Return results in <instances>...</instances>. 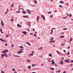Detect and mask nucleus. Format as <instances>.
Listing matches in <instances>:
<instances>
[{"label":"nucleus","instance_id":"nucleus-1","mask_svg":"<svg viewBox=\"0 0 73 73\" xmlns=\"http://www.w3.org/2000/svg\"><path fill=\"white\" fill-rule=\"evenodd\" d=\"M8 52V50H4L3 51V52H2V53H6L7 52Z\"/></svg>","mask_w":73,"mask_h":73},{"label":"nucleus","instance_id":"nucleus-2","mask_svg":"<svg viewBox=\"0 0 73 73\" xmlns=\"http://www.w3.org/2000/svg\"><path fill=\"white\" fill-rule=\"evenodd\" d=\"M52 65H54V64H55L54 62V60H53V59H52Z\"/></svg>","mask_w":73,"mask_h":73},{"label":"nucleus","instance_id":"nucleus-3","mask_svg":"<svg viewBox=\"0 0 73 73\" xmlns=\"http://www.w3.org/2000/svg\"><path fill=\"white\" fill-rule=\"evenodd\" d=\"M65 61V62H66L67 63H68V62H70V61L69 60V59H67V60H66Z\"/></svg>","mask_w":73,"mask_h":73},{"label":"nucleus","instance_id":"nucleus-4","mask_svg":"<svg viewBox=\"0 0 73 73\" xmlns=\"http://www.w3.org/2000/svg\"><path fill=\"white\" fill-rule=\"evenodd\" d=\"M0 40H1V41H3V42H6V40H4L1 38H0Z\"/></svg>","mask_w":73,"mask_h":73},{"label":"nucleus","instance_id":"nucleus-5","mask_svg":"<svg viewBox=\"0 0 73 73\" xmlns=\"http://www.w3.org/2000/svg\"><path fill=\"white\" fill-rule=\"evenodd\" d=\"M27 13L28 14H31V12H29V11H30L28 9L27 10Z\"/></svg>","mask_w":73,"mask_h":73},{"label":"nucleus","instance_id":"nucleus-6","mask_svg":"<svg viewBox=\"0 0 73 73\" xmlns=\"http://www.w3.org/2000/svg\"><path fill=\"white\" fill-rule=\"evenodd\" d=\"M41 16L44 20H45V17H44L43 15H41Z\"/></svg>","mask_w":73,"mask_h":73},{"label":"nucleus","instance_id":"nucleus-7","mask_svg":"<svg viewBox=\"0 0 73 73\" xmlns=\"http://www.w3.org/2000/svg\"><path fill=\"white\" fill-rule=\"evenodd\" d=\"M17 27H20V28L22 27L21 26V25H20L19 24H17Z\"/></svg>","mask_w":73,"mask_h":73},{"label":"nucleus","instance_id":"nucleus-8","mask_svg":"<svg viewBox=\"0 0 73 73\" xmlns=\"http://www.w3.org/2000/svg\"><path fill=\"white\" fill-rule=\"evenodd\" d=\"M35 65H37L32 64L31 65L32 67H34L35 66Z\"/></svg>","mask_w":73,"mask_h":73},{"label":"nucleus","instance_id":"nucleus-9","mask_svg":"<svg viewBox=\"0 0 73 73\" xmlns=\"http://www.w3.org/2000/svg\"><path fill=\"white\" fill-rule=\"evenodd\" d=\"M23 17H26V18H28V17L27 16H23Z\"/></svg>","mask_w":73,"mask_h":73},{"label":"nucleus","instance_id":"nucleus-10","mask_svg":"<svg viewBox=\"0 0 73 73\" xmlns=\"http://www.w3.org/2000/svg\"><path fill=\"white\" fill-rule=\"evenodd\" d=\"M60 3L61 4H64V2H63L62 1H60Z\"/></svg>","mask_w":73,"mask_h":73},{"label":"nucleus","instance_id":"nucleus-11","mask_svg":"<svg viewBox=\"0 0 73 73\" xmlns=\"http://www.w3.org/2000/svg\"><path fill=\"white\" fill-rule=\"evenodd\" d=\"M55 41L54 40H52L50 42V43L51 42H54Z\"/></svg>","mask_w":73,"mask_h":73},{"label":"nucleus","instance_id":"nucleus-12","mask_svg":"<svg viewBox=\"0 0 73 73\" xmlns=\"http://www.w3.org/2000/svg\"><path fill=\"white\" fill-rule=\"evenodd\" d=\"M23 49H20V52H21V53H22V52H23Z\"/></svg>","mask_w":73,"mask_h":73},{"label":"nucleus","instance_id":"nucleus-13","mask_svg":"<svg viewBox=\"0 0 73 73\" xmlns=\"http://www.w3.org/2000/svg\"><path fill=\"white\" fill-rule=\"evenodd\" d=\"M14 6V4L13 3L11 5V7H13V6Z\"/></svg>","mask_w":73,"mask_h":73},{"label":"nucleus","instance_id":"nucleus-14","mask_svg":"<svg viewBox=\"0 0 73 73\" xmlns=\"http://www.w3.org/2000/svg\"><path fill=\"white\" fill-rule=\"evenodd\" d=\"M23 33H24V35H26V34H26V33H27V32L25 31H23Z\"/></svg>","mask_w":73,"mask_h":73},{"label":"nucleus","instance_id":"nucleus-15","mask_svg":"<svg viewBox=\"0 0 73 73\" xmlns=\"http://www.w3.org/2000/svg\"><path fill=\"white\" fill-rule=\"evenodd\" d=\"M0 31L2 33H3V31H3V30H2V29H1Z\"/></svg>","mask_w":73,"mask_h":73},{"label":"nucleus","instance_id":"nucleus-16","mask_svg":"<svg viewBox=\"0 0 73 73\" xmlns=\"http://www.w3.org/2000/svg\"><path fill=\"white\" fill-rule=\"evenodd\" d=\"M48 55L50 56V57H52V55L50 54H48Z\"/></svg>","mask_w":73,"mask_h":73},{"label":"nucleus","instance_id":"nucleus-17","mask_svg":"<svg viewBox=\"0 0 73 73\" xmlns=\"http://www.w3.org/2000/svg\"><path fill=\"white\" fill-rule=\"evenodd\" d=\"M73 39L72 38H71L70 40V41H72V40Z\"/></svg>","mask_w":73,"mask_h":73},{"label":"nucleus","instance_id":"nucleus-18","mask_svg":"<svg viewBox=\"0 0 73 73\" xmlns=\"http://www.w3.org/2000/svg\"><path fill=\"white\" fill-rule=\"evenodd\" d=\"M5 56L6 58V57H7L8 56H7V54H6L5 53Z\"/></svg>","mask_w":73,"mask_h":73},{"label":"nucleus","instance_id":"nucleus-19","mask_svg":"<svg viewBox=\"0 0 73 73\" xmlns=\"http://www.w3.org/2000/svg\"><path fill=\"white\" fill-rule=\"evenodd\" d=\"M27 43L28 45H30V46H31V44H30L29 43V42H27Z\"/></svg>","mask_w":73,"mask_h":73},{"label":"nucleus","instance_id":"nucleus-20","mask_svg":"<svg viewBox=\"0 0 73 73\" xmlns=\"http://www.w3.org/2000/svg\"><path fill=\"white\" fill-rule=\"evenodd\" d=\"M22 12L23 14H25L26 13L24 11H23Z\"/></svg>","mask_w":73,"mask_h":73},{"label":"nucleus","instance_id":"nucleus-21","mask_svg":"<svg viewBox=\"0 0 73 73\" xmlns=\"http://www.w3.org/2000/svg\"><path fill=\"white\" fill-rule=\"evenodd\" d=\"M34 2L35 4H37V1H36V0H35Z\"/></svg>","mask_w":73,"mask_h":73},{"label":"nucleus","instance_id":"nucleus-22","mask_svg":"<svg viewBox=\"0 0 73 73\" xmlns=\"http://www.w3.org/2000/svg\"><path fill=\"white\" fill-rule=\"evenodd\" d=\"M33 56V54H30L29 56Z\"/></svg>","mask_w":73,"mask_h":73},{"label":"nucleus","instance_id":"nucleus-23","mask_svg":"<svg viewBox=\"0 0 73 73\" xmlns=\"http://www.w3.org/2000/svg\"><path fill=\"white\" fill-rule=\"evenodd\" d=\"M1 57L2 58H4V56L2 55V54L1 55Z\"/></svg>","mask_w":73,"mask_h":73},{"label":"nucleus","instance_id":"nucleus-24","mask_svg":"<svg viewBox=\"0 0 73 73\" xmlns=\"http://www.w3.org/2000/svg\"><path fill=\"white\" fill-rule=\"evenodd\" d=\"M27 62H30V60H29V59H27Z\"/></svg>","mask_w":73,"mask_h":73},{"label":"nucleus","instance_id":"nucleus-25","mask_svg":"<svg viewBox=\"0 0 73 73\" xmlns=\"http://www.w3.org/2000/svg\"><path fill=\"white\" fill-rule=\"evenodd\" d=\"M59 7H60L61 8H62V7H63L61 5H60L59 6Z\"/></svg>","mask_w":73,"mask_h":73},{"label":"nucleus","instance_id":"nucleus-26","mask_svg":"<svg viewBox=\"0 0 73 73\" xmlns=\"http://www.w3.org/2000/svg\"><path fill=\"white\" fill-rule=\"evenodd\" d=\"M52 13V12L51 11L50 12H48V14H50V13Z\"/></svg>","mask_w":73,"mask_h":73},{"label":"nucleus","instance_id":"nucleus-27","mask_svg":"<svg viewBox=\"0 0 73 73\" xmlns=\"http://www.w3.org/2000/svg\"><path fill=\"white\" fill-rule=\"evenodd\" d=\"M60 37H61V38H64V36H61Z\"/></svg>","mask_w":73,"mask_h":73},{"label":"nucleus","instance_id":"nucleus-28","mask_svg":"<svg viewBox=\"0 0 73 73\" xmlns=\"http://www.w3.org/2000/svg\"><path fill=\"white\" fill-rule=\"evenodd\" d=\"M6 37H9V35H7L6 36Z\"/></svg>","mask_w":73,"mask_h":73},{"label":"nucleus","instance_id":"nucleus-29","mask_svg":"<svg viewBox=\"0 0 73 73\" xmlns=\"http://www.w3.org/2000/svg\"><path fill=\"white\" fill-rule=\"evenodd\" d=\"M15 57H19V56L18 55H15Z\"/></svg>","mask_w":73,"mask_h":73},{"label":"nucleus","instance_id":"nucleus-30","mask_svg":"<svg viewBox=\"0 0 73 73\" xmlns=\"http://www.w3.org/2000/svg\"><path fill=\"white\" fill-rule=\"evenodd\" d=\"M1 25H2L4 26V23H3V22H2V23H1Z\"/></svg>","mask_w":73,"mask_h":73},{"label":"nucleus","instance_id":"nucleus-31","mask_svg":"<svg viewBox=\"0 0 73 73\" xmlns=\"http://www.w3.org/2000/svg\"><path fill=\"white\" fill-rule=\"evenodd\" d=\"M48 61L49 62H51V60H50V59H49L48 60Z\"/></svg>","mask_w":73,"mask_h":73},{"label":"nucleus","instance_id":"nucleus-32","mask_svg":"<svg viewBox=\"0 0 73 73\" xmlns=\"http://www.w3.org/2000/svg\"><path fill=\"white\" fill-rule=\"evenodd\" d=\"M20 48H24V47L23 46H20Z\"/></svg>","mask_w":73,"mask_h":73},{"label":"nucleus","instance_id":"nucleus-33","mask_svg":"<svg viewBox=\"0 0 73 73\" xmlns=\"http://www.w3.org/2000/svg\"><path fill=\"white\" fill-rule=\"evenodd\" d=\"M38 49H40V50H42V47H40V48H39Z\"/></svg>","mask_w":73,"mask_h":73},{"label":"nucleus","instance_id":"nucleus-34","mask_svg":"<svg viewBox=\"0 0 73 73\" xmlns=\"http://www.w3.org/2000/svg\"><path fill=\"white\" fill-rule=\"evenodd\" d=\"M18 54H20V53H21V51H18Z\"/></svg>","mask_w":73,"mask_h":73},{"label":"nucleus","instance_id":"nucleus-35","mask_svg":"<svg viewBox=\"0 0 73 73\" xmlns=\"http://www.w3.org/2000/svg\"><path fill=\"white\" fill-rule=\"evenodd\" d=\"M60 64H63V62H60Z\"/></svg>","mask_w":73,"mask_h":73},{"label":"nucleus","instance_id":"nucleus-36","mask_svg":"<svg viewBox=\"0 0 73 73\" xmlns=\"http://www.w3.org/2000/svg\"><path fill=\"white\" fill-rule=\"evenodd\" d=\"M40 19V17H39V16H38L37 17V19Z\"/></svg>","mask_w":73,"mask_h":73},{"label":"nucleus","instance_id":"nucleus-37","mask_svg":"<svg viewBox=\"0 0 73 73\" xmlns=\"http://www.w3.org/2000/svg\"><path fill=\"white\" fill-rule=\"evenodd\" d=\"M50 69H51V70H54V68H50Z\"/></svg>","mask_w":73,"mask_h":73},{"label":"nucleus","instance_id":"nucleus-38","mask_svg":"<svg viewBox=\"0 0 73 73\" xmlns=\"http://www.w3.org/2000/svg\"><path fill=\"white\" fill-rule=\"evenodd\" d=\"M34 36H35V37H37V35L36 34H34Z\"/></svg>","mask_w":73,"mask_h":73},{"label":"nucleus","instance_id":"nucleus-39","mask_svg":"<svg viewBox=\"0 0 73 73\" xmlns=\"http://www.w3.org/2000/svg\"><path fill=\"white\" fill-rule=\"evenodd\" d=\"M5 72L3 71H2L1 72V73H4Z\"/></svg>","mask_w":73,"mask_h":73},{"label":"nucleus","instance_id":"nucleus-40","mask_svg":"<svg viewBox=\"0 0 73 73\" xmlns=\"http://www.w3.org/2000/svg\"><path fill=\"white\" fill-rule=\"evenodd\" d=\"M61 71V70H58L57 71V72H60Z\"/></svg>","mask_w":73,"mask_h":73},{"label":"nucleus","instance_id":"nucleus-41","mask_svg":"<svg viewBox=\"0 0 73 73\" xmlns=\"http://www.w3.org/2000/svg\"><path fill=\"white\" fill-rule=\"evenodd\" d=\"M31 67V66H29V69H30Z\"/></svg>","mask_w":73,"mask_h":73},{"label":"nucleus","instance_id":"nucleus-42","mask_svg":"<svg viewBox=\"0 0 73 73\" xmlns=\"http://www.w3.org/2000/svg\"><path fill=\"white\" fill-rule=\"evenodd\" d=\"M5 46H7V45H8V44H7V43H6V44H5Z\"/></svg>","mask_w":73,"mask_h":73},{"label":"nucleus","instance_id":"nucleus-43","mask_svg":"<svg viewBox=\"0 0 73 73\" xmlns=\"http://www.w3.org/2000/svg\"><path fill=\"white\" fill-rule=\"evenodd\" d=\"M50 17H53V15H51L50 16Z\"/></svg>","mask_w":73,"mask_h":73},{"label":"nucleus","instance_id":"nucleus-44","mask_svg":"<svg viewBox=\"0 0 73 73\" xmlns=\"http://www.w3.org/2000/svg\"><path fill=\"white\" fill-rule=\"evenodd\" d=\"M66 29H67V28H65V29H63V30H66Z\"/></svg>","mask_w":73,"mask_h":73},{"label":"nucleus","instance_id":"nucleus-45","mask_svg":"<svg viewBox=\"0 0 73 73\" xmlns=\"http://www.w3.org/2000/svg\"><path fill=\"white\" fill-rule=\"evenodd\" d=\"M12 70H13V71H15V69L13 68L12 69Z\"/></svg>","mask_w":73,"mask_h":73},{"label":"nucleus","instance_id":"nucleus-46","mask_svg":"<svg viewBox=\"0 0 73 73\" xmlns=\"http://www.w3.org/2000/svg\"><path fill=\"white\" fill-rule=\"evenodd\" d=\"M53 32L51 31V33H50V35H52V33H53Z\"/></svg>","mask_w":73,"mask_h":73},{"label":"nucleus","instance_id":"nucleus-47","mask_svg":"<svg viewBox=\"0 0 73 73\" xmlns=\"http://www.w3.org/2000/svg\"><path fill=\"white\" fill-rule=\"evenodd\" d=\"M11 46H12V47H13V46H14V45H13V44H11Z\"/></svg>","mask_w":73,"mask_h":73},{"label":"nucleus","instance_id":"nucleus-48","mask_svg":"<svg viewBox=\"0 0 73 73\" xmlns=\"http://www.w3.org/2000/svg\"><path fill=\"white\" fill-rule=\"evenodd\" d=\"M69 15L70 17H72V14H70Z\"/></svg>","mask_w":73,"mask_h":73},{"label":"nucleus","instance_id":"nucleus-49","mask_svg":"<svg viewBox=\"0 0 73 73\" xmlns=\"http://www.w3.org/2000/svg\"><path fill=\"white\" fill-rule=\"evenodd\" d=\"M36 20H37V21H38H38H39V20H38V19H37Z\"/></svg>","mask_w":73,"mask_h":73},{"label":"nucleus","instance_id":"nucleus-50","mask_svg":"<svg viewBox=\"0 0 73 73\" xmlns=\"http://www.w3.org/2000/svg\"><path fill=\"white\" fill-rule=\"evenodd\" d=\"M53 38H51V40H53Z\"/></svg>","mask_w":73,"mask_h":73},{"label":"nucleus","instance_id":"nucleus-51","mask_svg":"<svg viewBox=\"0 0 73 73\" xmlns=\"http://www.w3.org/2000/svg\"><path fill=\"white\" fill-rule=\"evenodd\" d=\"M20 11H17V13H20Z\"/></svg>","mask_w":73,"mask_h":73},{"label":"nucleus","instance_id":"nucleus-52","mask_svg":"<svg viewBox=\"0 0 73 73\" xmlns=\"http://www.w3.org/2000/svg\"><path fill=\"white\" fill-rule=\"evenodd\" d=\"M41 65L42 66H44V64H41Z\"/></svg>","mask_w":73,"mask_h":73},{"label":"nucleus","instance_id":"nucleus-53","mask_svg":"<svg viewBox=\"0 0 73 73\" xmlns=\"http://www.w3.org/2000/svg\"><path fill=\"white\" fill-rule=\"evenodd\" d=\"M72 65H73V64H71L70 65V66H72Z\"/></svg>","mask_w":73,"mask_h":73},{"label":"nucleus","instance_id":"nucleus-54","mask_svg":"<svg viewBox=\"0 0 73 73\" xmlns=\"http://www.w3.org/2000/svg\"><path fill=\"white\" fill-rule=\"evenodd\" d=\"M1 22L2 23H3V20H1Z\"/></svg>","mask_w":73,"mask_h":73},{"label":"nucleus","instance_id":"nucleus-55","mask_svg":"<svg viewBox=\"0 0 73 73\" xmlns=\"http://www.w3.org/2000/svg\"><path fill=\"white\" fill-rule=\"evenodd\" d=\"M57 53H58V54H60L59 52H56Z\"/></svg>","mask_w":73,"mask_h":73},{"label":"nucleus","instance_id":"nucleus-56","mask_svg":"<svg viewBox=\"0 0 73 73\" xmlns=\"http://www.w3.org/2000/svg\"><path fill=\"white\" fill-rule=\"evenodd\" d=\"M8 11H9V10H8V9H7V12H8Z\"/></svg>","mask_w":73,"mask_h":73},{"label":"nucleus","instance_id":"nucleus-57","mask_svg":"<svg viewBox=\"0 0 73 73\" xmlns=\"http://www.w3.org/2000/svg\"><path fill=\"white\" fill-rule=\"evenodd\" d=\"M11 21H13V19H11Z\"/></svg>","mask_w":73,"mask_h":73},{"label":"nucleus","instance_id":"nucleus-58","mask_svg":"<svg viewBox=\"0 0 73 73\" xmlns=\"http://www.w3.org/2000/svg\"><path fill=\"white\" fill-rule=\"evenodd\" d=\"M10 56H11V55H10V54H9V57H10Z\"/></svg>","mask_w":73,"mask_h":73},{"label":"nucleus","instance_id":"nucleus-59","mask_svg":"<svg viewBox=\"0 0 73 73\" xmlns=\"http://www.w3.org/2000/svg\"><path fill=\"white\" fill-rule=\"evenodd\" d=\"M63 51L65 53H66V51H65V50H63Z\"/></svg>","mask_w":73,"mask_h":73},{"label":"nucleus","instance_id":"nucleus-60","mask_svg":"<svg viewBox=\"0 0 73 73\" xmlns=\"http://www.w3.org/2000/svg\"><path fill=\"white\" fill-rule=\"evenodd\" d=\"M57 10H56L54 11V12H57Z\"/></svg>","mask_w":73,"mask_h":73},{"label":"nucleus","instance_id":"nucleus-61","mask_svg":"<svg viewBox=\"0 0 73 73\" xmlns=\"http://www.w3.org/2000/svg\"><path fill=\"white\" fill-rule=\"evenodd\" d=\"M66 72V71H64V72H63V73H65V72Z\"/></svg>","mask_w":73,"mask_h":73},{"label":"nucleus","instance_id":"nucleus-62","mask_svg":"<svg viewBox=\"0 0 73 73\" xmlns=\"http://www.w3.org/2000/svg\"><path fill=\"white\" fill-rule=\"evenodd\" d=\"M55 28H52V29H55Z\"/></svg>","mask_w":73,"mask_h":73},{"label":"nucleus","instance_id":"nucleus-63","mask_svg":"<svg viewBox=\"0 0 73 73\" xmlns=\"http://www.w3.org/2000/svg\"><path fill=\"white\" fill-rule=\"evenodd\" d=\"M71 62H73V60H71Z\"/></svg>","mask_w":73,"mask_h":73},{"label":"nucleus","instance_id":"nucleus-64","mask_svg":"<svg viewBox=\"0 0 73 73\" xmlns=\"http://www.w3.org/2000/svg\"><path fill=\"white\" fill-rule=\"evenodd\" d=\"M32 73H36V72H32Z\"/></svg>","mask_w":73,"mask_h":73}]
</instances>
